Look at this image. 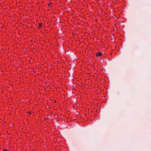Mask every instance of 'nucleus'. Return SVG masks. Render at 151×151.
I'll return each instance as SVG.
<instances>
[{"label":"nucleus","mask_w":151,"mask_h":151,"mask_svg":"<svg viewBox=\"0 0 151 151\" xmlns=\"http://www.w3.org/2000/svg\"><path fill=\"white\" fill-rule=\"evenodd\" d=\"M39 26L41 28L42 27V24H39Z\"/></svg>","instance_id":"obj_2"},{"label":"nucleus","mask_w":151,"mask_h":151,"mask_svg":"<svg viewBox=\"0 0 151 151\" xmlns=\"http://www.w3.org/2000/svg\"><path fill=\"white\" fill-rule=\"evenodd\" d=\"M3 151H8L7 150H6V149H4V150Z\"/></svg>","instance_id":"obj_3"},{"label":"nucleus","mask_w":151,"mask_h":151,"mask_svg":"<svg viewBox=\"0 0 151 151\" xmlns=\"http://www.w3.org/2000/svg\"><path fill=\"white\" fill-rule=\"evenodd\" d=\"M101 52H99L96 53V56L98 57V56H101Z\"/></svg>","instance_id":"obj_1"}]
</instances>
